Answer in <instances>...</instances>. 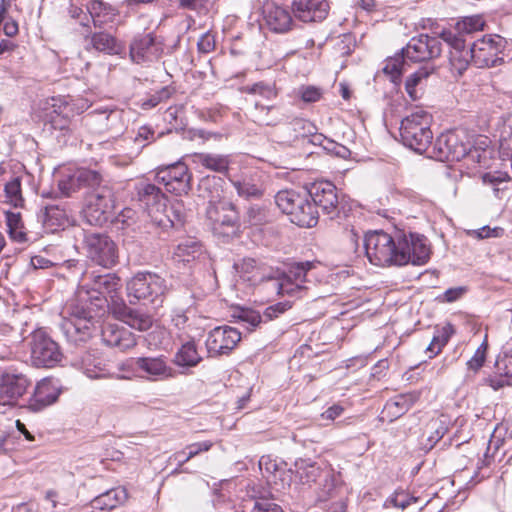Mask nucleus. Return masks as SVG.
I'll list each match as a JSON object with an SVG mask.
<instances>
[{
    "label": "nucleus",
    "mask_w": 512,
    "mask_h": 512,
    "mask_svg": "<svg viewBox=\"0 0 512 512\" xmlns=\"http://www.w3.org/2000/svg\"><path fill=\"white\" fill-rule=\"evenodd\" d=\"M122 287L121 280L112 273L98 274L95 271H84L79 279L77 298L87 307L101 309L108 303L119 299Z\"/></svg>",
    "instance_id": "1"
},
{
    "label": "nucleus",
    "mask_w": 512,
    "mask_h": 512,
    "mask_svg": "<svg viewBox=\"0 0 512 512\" xmlns=\"http://www.w3.org/2000/svg\"><path fill=\"white\" fill-rule=\"evenodd\" d=\"M127 297L131 304L143 302L153 308L161 307L168 287L165 279L153 272H138L126 283Z\"/></svg>",
    "instance_id": "2"
},
{
    "label": "nucleus",
    "mask_w": 512,
    "mask_h": 512,
    "mask_svg": "<svg viewBox=\"0 0 512 512\" xmlns=\"http://www.w3.org/2000/svg\"><path fill=\"white\" fill-rule=\"evenodd\" d=\"M431 123V114L417 107L401 121L400 136L403 144L417 153H424L433 138Z\"/></svg>",
    "instance_id": "3"
},
{
    "label": "nucleus",
    "mask_w": 512,
    "mask_h": 512,
    "mask_svg": "<svg viewBox=\"0 0 512 512\" xmlns=\"http://www.w3.org/2000/svg\"><path fill=\"white\" fill-rule=\"evenodd\" d=\"M276 205L290 217V221L300 227H314L318 223V211L308 195L294 190L279 191L275 196Z\"/></svg>",
    "instance_id": "4"
},
{
    "label": "nucleus",
    "mask_w": 512,
    "mask_h": 512,
    "mask_svg": "<svg viewBox=\"0 0 512 512\" xmlns=\"http://www.w3.org/2000/svg\"><path fill=\"white\" fill-rule=\"evenodd\" d=\"M116 199L113 188L105 183L91 190L85 200L84 214L91 225H103L114 216Z\"/></svg>",
    "instance_id": "5"
},
{
    "label": "nucleus",
    "mask_w": 512,
    "mask_h": 512,
    "mask_svg": "<svg viewBox=\"0 0 512 512\" xmlns=\"http://www.w3.org/2000/svg\"><path fill=\"white\" fill-rule=\"evenodd\" d=\"M431 256V247L428 239L420 234L398 233L396 265L403 266L426 264Z\"/></svg>",
    "instance_id": "6"
},
{
    "label": "nucleus",
    "mask_w": 512,
    "mask_h": 512,
    "mask_svg": "<svg viewBox=\"0 0 512 512\" xmlns=\"http://www.w3.org/2000/svg\"><path fill=\"white\" fill-rule=\"evenodd\" d=\"M365 253L374 265H396L397 236L394 238L383 231L370 232L364 240Z\"/></svg>",
    "instance_id": "7"
},
{
    "label": "nucleus",
    "mask_w": 512,
    "mask_h": 512,
    "mask_svg": "<svg viewBox=\"0 0 512 512\" xmlns=\"http://www.w3.org/2000/svg\"><path fill=\"white\" fill-rule=\"evenodd\" d=\"M207 219L215 235L229 237L239 227V213L235 205L229 201L209 202L206 210Z\"/></svg>",
    "instance_id": "8"
},
{
    "label": "nucleus",
    "mask_w": 512,
    "mask_h": 512,
    "mask_svg": "<svg viewBox=\"0 0 512 512\" xmlns=\"http://www.w3.org/2000/svg\"><path fill=\"white\" fill-rule=\"evenodd\" d=\"M92 307H76L70 318L61 322V330L69 342L79 344L86 342L92 336L94 330Z\"/></svg>",
    "instance_id": "9"
},
{
    "label": "nucleus",
    "mask_w": 512,
    "mask_h": 512,
    "mask_svg": "<svg viewBox=\"0 0 512 512\" xmlns=\"http://www.w3.org/2000/svg\"><path fill=\"white\" fill-rule=\"evenodd\" d=\"M464 139V133L457 131L442 133L436 138L431 154L439 161H460L470 150V143Z\"/></svg>",
    "instance_id": "10"
},
{
    "label": "nucleus",
    "mask_w": 512,
    "mask_h": 512,
    "mask_svg": "<svg viewBox=\"0 0 512 512\" xmlns=\"http://www.w3.org/2000/svg\"><path fill=\"white\" fill-rule=\"evenodd\" d=\"M87 257L94 263L111 268L118 261V249L115 242L105 234L90 233L84 239Z\"/></svg>",
    "instance_id": "11"
},
{
    "label": "nucleus",
    "mask_w": 512,
    "mask_h": 512,
    "mask_svg": "<svg viewBox=\"0 0 512 512\" xmlns=\"http://www.w3.org/2000/svg\"><path fill=\"white\" fill-rule=\"evenodd\" d=\"M31 359L36 367L51 368L61 362L62 351L55 342L44 331L37 330L32 334Z\"/></svg>",
    "instance_id": "12"
},
{
    "label": "nucleus",
    "mask_w": 512,
    "mask_h": 512,
    "mask_svg": "<svg viewBox=\"0 0 512 512\" xmlns=\"http://www.w3.org/2000/svg\"><path fill=\"white\" fill-rule=\"evenodd\" d=\"M156 179L166 190L175 195H187L191 190L192 173L188 166L179 161L157 169Z\"/></svg>",
    "instance_id": "13"
},
{
    "label": "nucleus",
    "mask_w": 512,
    "mask_h": 512,
    "mask_svg": "<svg viewBox=\"0 0 512 512\" xmlns=\"http://www.w3.org/2000/svg\"><path fill=\"white\" fill-rule=\"evenodd\" d=\"M241 332L238 329L223 325L212 329L205 345L210 357L228 355L240 342Z\"/></svg>",
    "instance_id": "14"
},
{
    "label": "nucleus",
    "mask_w": 512,
    "mask_h": 512,
    "mask_svg": "<svg viewBox=\"0 0 512 512\" xmlns=\"http://www.w3.org/2000/svg\"><path fill=\"white\" fill-rule=\"evenodd\" d=\"M404 56L413 62L428 61L438 57L442 52L439 38L421 34L413 37L402 50Z\"/></svg>",
    "instance_id": "15"
},
{
    "label": "nucleus",
    "mask_w": 512,
    "mask_h": 512,
    "mask_svg": "<svg viewBox=\"0 0 512 512\" xmlns=\"http://www.w3.org/2000/svg\"><path fill=\"white\" fill-rule=\"evenodd\" d=\"M29 385L30 381L24 374L4 372L0 377V405L15 406Z\"/></svg>",
    "instance_id": "16"
},
{
    "label": "nucleus",
    "mask_w": 512,
    "mask_h": 512,
    "mask_svg": "<svg viewBox=\"0 0 512 512\" xmlns=\"http://www.w3.org/2000/svg\"><path fill=\"white\" fill-rule=\"evenodd\" d=\"M88 107L87 101L83 99L54 98L51 124L55 129H66L70 119L83 113Z\"/></svg>",
    "instance_id": "17"
},
{
    "label": "nucleus",
    "mask_w": 512,
    "mask_h": 512,
    "mask_svg": "<svg viewBox=\"0 0 512 512\" xmlns=\"http://www.w3.org/2000/svg\"><path fill=\"white\" fill-rule=\"evenodd\" d=\"M313 201V205L320 207L322 211L333 218L338 213L337 188L329 181H317L313 183L307 194Z\"/></svg>",
    "instance_id": "18"
},
{
    "label": "nucleus",
    "mask_w": 512,
    "mask_h": 512,
    "mask_svg": "<svg viewBox=\"0 0 512 512\" xmlns=\"http://www.w3.org/2000/svg\"><path fill=\"white\" fill-rule=\"evenodd\" d=\"M440 36L451 47L449 62L452 72L461 75L472 61L471 48L465 49V40L451 30H444Z\"/></svg>",
    "instance_id": "19"
},
{
    "label": "nucleus",
    "mask_w": 512,
    "mask_h": 512,
    "mask_svg": "<svg viewBox=\"0 0 512 512\" xmlns=\"http://www.w3.org/2000/svg\"><path fill=\"white\" fill-rule=\"evenodd\" d=\"M60 393L61 387L58 380L44 378L37 383L27 407L33 412H39L55 403Z\"/></svg>",
    "instance_id": "20"
},
{
    "label": "nucleus",
    "mask_w": 512,
    "mask_h": 512,
    "mask_svg": "<svg viewBox=\"0 0 512 512\" xmlns=\"http://www.w3.org/2000/svg\"><path fill=\"white\" fill-rule=\"evenodd\" d=\"M500 42V37L496 41L490 36L475 41L471 46L472 62L480 68L494 66L501 50Z\"/></svg>",
    "instance_id": "21"
},
{
    "label": "nucleus",
    "mask_w": 512,
    "mask_h": 512,
    "mask_svg": "<svg viewBox=\"0 0 512 512\" xmlns=\"http://www.w3.org/2000/svg\"><path fill=\"white\" fill-rule=\"evenodd\" d=\"M295 17L305 23L320 22L329 12L328 0H293Z\"/></svg>",
    "instance_id": "22"
},
{
    "label": "nucleus",
    "mask_w": 512,
    "mask_h": 512,
    "mask_svg": "<svg viewBox=\"0 0 512 512\" xmlns=\"http://www.w3.org/2000/svg\"><path fill=\"white\" fill-rule=\"evenodd\" d=\"M135 366L139 371L145 373L149 380L158 381L174 377V370L167 364L163 356L137 358Z\"/></svg>",
    "instance_id": "23"
},
{
    "label": "nucleus",
    "mask_w": 512,
    "mask_h": 512,
    "mask_svg": "<svg viewBox=\"0 0 512 512\" xmlns=\"http://www.w3.org/2000/svg\"><path fill=\"white\" fill-rule=\"evenodd\" d=\"M161 51L160 44L151 34L136 37L130 46V56L135 63L153 61L159 57Z\"/></svg>",
    "instance_id": "24"
},
{
    "label": "nucleus",
    "mask_w": 512,
    "mask_h": 512,
    "mask_svg": "<svg viewBox=\"0 0 512 512\" xmlns=\"http://www.w3.org/2000/svg\"><path fill=\"white\" fill-rule=\"evenodd\" d=\"M102 340L110 347H116L121 351L128 350L136 345V339L132 332L123 326L107 324L102 329Z\"/></svg>",
    "instance_id": "25"
},
{
    "label": "nucleus",
    "mask_w": 512,
    "mask_h": 512,
    "mask_svg": "<svg viewBox=\"0 0 512 512\" xmlns=\"http://www.w3.org/2000/svg\"><path fill=\"white\" fill-rule=\"evenodd\" d=\"M265 21L268 27L277 33H285L289 31L293 24L290 12L275 4L266 6Z\"/></svg>",
    "instance_id": "26"
},
{
    "label": "nucleus",
    "mask_w": 512,
    "mask_h": 512,
    "mask_svg": "<svg viewBox=\"0 0 512 512\" xmlns=\"http://www.w3.org/2000/svg\"><path fill=\"white\" fill-rule=\"evenodd\" d=\"M83 5L95 27L113 22L117 15L115 8L101 0H85Z\"/></svg>",
    "instance_id": "27"
},
{
    "label": "nucleus",
    "mask_w": 512,
    "mask_h": 512,
    "mask_svg": "<svg viewBox=\"0 0 512 512\" xmlns=\"http://www.w3.org/2000/svg\"><path fill=\"white\" fill-rule=\"evenodd\" d=\"M139 202L147 210L156 208L157 210L164 205V193L155 184L140 182L135 187Z\"/></svg>",
    "instance_id": "28"
},
{
    "label": "nucleus",
    "mask_w": 512,
    "mask_h": 512,
    "mask_svg": "<svg viewBox=\"0 0 512 512\" xmlns=\"http://www.w3.org/2000/svg\"><path fill=\"white\" fill-rule=\"evenodd\" d=\"M128 499V494L124 488L110 489L91 501V505L95 509L110 511L123 505Z\"/></svg>",
    "instance_id": "29"
},
{
    "label": "nucleus",
    "mask_w": 512,
    "mask_h": 512,
    "mask_svg": "<svg viewBox=\"0 0 512 512\" xmlns=\"http://www.w3.org/2000/svg\"><path fill=\"white\" fill-rule=\"evenodd\" d=\"M431 73L432 69L421 67L406 79L405 91L412 101L419 100L423 96L427 79Z\"/></svg>",
    "instance_id": "30"
},
{
    "label": "nucleus",
    "mask_w": 512,
    "mask_h": 512,
    "mask_svg": "<svg viewBox=\"0 0 512 512\" xmlns=\"http://www.w3.org/2000/svg\"><path fill=\"white\" fill-rule=\"evenodd\" d=\"M203 254L202 245L193 238H187L181 241L173 252V259L178 263H190L199 259Z\"/></svg>",
    "instance_id": "31"
},
{
    "label": "nucleus",
    "mask_w": 512,
    "mask_h": 512,
    "mask_svg": "<svg viewBox=\"0 0 512 512\" xmlns=\"http://www.w3.org/2000/svg\"><path fill=\"white\" fill-rule=\"evenodd\" d=\"M192 161L197 165H201L217 173L226 172L230 164L228 155L217 153H195L192 155Z\"/></svg>",
    "instance_id": "32"
},
{
    "label": "nucleus",
    "mask_w": 512,
    "mask_h": 512,
    "mask_svg": "<svg viewBox=\"0 0 512 512\" xmlns=\"http://www.w3.org/2000/svg\"><path fill=\"white\" fill-rule=\"evenodd\" d=\"M118 314L123 323L139 331H146L150 329L153 324V319L149 314L127 306L120 308Z\"/></svg>",
    "instance_id": "33"
},
{
    "label": "nucleus",
    "mask_w": 512,
    "mask_h": 512,
    "mask_svg": "<svg viewBox=\"0 0 512 512\" xmlns=\"http://www.w3.org/2000/svg\"><path fill=\"white\" fill-rule=\"evenodd\" d=\"M41 218L45 226L54 230L67 222L65 208L59 204H46L41 209Z\"/></svg>",
    "instance_id": "34"
},
{
    "label": "nucleus",
    "mask_w": 512,
    "mask_h": 512,
    "mask_svg": "<svg viewBox=\"0 0 512 512\" xmlns=\"http://www.w3.org/2000/svg\"><path fill=\"white\" fill-rule=\"evenodd\" d=\"M202 361L194 341H187L178 349L174 355L173 362L179 367H195Z\"/></svg>",
    "instance_id": "35"
},
{
    "label": "nucleus",
    "mask_w": 512,
    "mask_h": 512,
    "mask_svg": "<svg viewBox=\"0 0 512 512\" xmlns=\"http://www.w3.org/2000/svg\"><path fill=\"white\" fill-rule=\"evenodd\" d=\"M449 424V418L443 414L437 418L431 419L426 427L427 442L424 444L425 448L432 449L446 434Z\"/></svg>",
    "instance_id": "36"
},
{
    "label": "nucleus",
    "mask_w": 512,
    "mask_h": 512,
    "mask_svg": "<svg viewBox=\"0 0 512 512\" xmlns=\"http://www.w3.org/2000/svg\"><path fill=\"white\" fill-rule=\"evenodd\" d=\"M75 365L91 379H98L105 376V370L102 366V360L91 352H84Z\"/></svg>",
    "instance_id": "37"
},
{
    "label": "nucleus",
    "mask_w": 512,
    "mask_h": 512,
    "mask_svg": "<svg viewBox=\"0 0 512 512\" xmlns=\"http://www.w3.org/2000/svg\"><path fill=\"white\" fill-rule=\"evenodd\" d=\"M231 183L235 188L238 196L247 200L259 199L263 195L262 188L258 184L254 183L250 178L232 180Z\"/></svg>",
    "instance_id": "38"
},
{
    "label": "nucleus",
    "mask_w": 512,
    "mask_h": 512,
    "mask_svg": "<svg viewBox=\"0 0 512 512\" xmlns=\"http://www.w3.org/2000/svg\"><path fill=\"white\" fill-rule=\"evenodd\" d=\"M296 474L302 484L310 485L316 482L321 476V469L315 464L306 460H299L295 463Z\"/></svg>",
    "instance_id": "39"
},
{
    "label": "nucleus",
    "mask_w": 512,
    "mask_h": 512,
    "mask_svg": "<svg viewBox=\"0 0 512 512\" xmlns=\"http://www.w3.org/2000/svg\"><path fill=\"white\" fill-rule=\"evenodd\" d=\"M272 220L269 210L257 204L250 205L245 213L244 222L250 226L260 227Z\"/></svg>",
    "instance_id": "40"
},
{
    "label": "nucleus",
    "mask_w": 512,
    "mask_h": 512,
    "mask_svg": "<svg viewBox=\"0 0 512 512\" xmlns=\"http://www.w3.org/2000/svg\"><path fill=\"white\" fill-rule=\"evenodd\" d=\"M6 202L15 208L23 207L24 198L22 196L21 179L14 177L5 184L4 187Z\"/></svg>",
    "instance_id": "41"
},
{
    "label": "nucleus",
    "mask_w": 512,
    "mask_h": 512,
    "mask_svg": "<svg viewBox=\"0 0 512 512\" xmlns=\"http://www.w3.org/2000/svg\"><path fill=\"white\" fill-rule=\"evenodd\" d=\"M484 24V20L479 15L464 17L462 20L456 23V32L453 33L463 38V35L465 34H471L483 30Z\"/></svg>",
    "instance_id": "42"
},
{
    "label": "nucleus",
    "mask_w": 512,
    "mask_h": 512,
    "mask_svg": "<svg viewBox=\"0 0 512 512\" xmlns=\"http://www.w3.org/2000/svg\"><path fill=\"white\" fill-rule=\"evenodd\" d=\"M310 127L309 122L296 118L283 127V133L286 135L287 141L292 142L310 133Z\"/></svg>",
    "instance_id": "43"
},
{
    "label": "nucleus",
    "mask_w": 512,
    "mask_h": 512,
    "mask_svg": "<svg viewBox=\"0 0 512 512\" xmlns=\"http://www.w3.org/2000/svg\"><path fill=\"white\" fill-rule=\"evenodd\" d=\"M76 179L80 182V187L86 186L90 187L92 190L108 183L99 172L86 168L76 170Z\"/></svg>",
    "instance_id": "44"
},
{
    "label": "nucleus",
    "mask_w": 512,
    "mask_h": 512,
    "mask_svg": "<svg viewBox=\"0 0 512 512\" xmlns=\"http://www.w3.org/2000/svg\"><path fill=\"white\" fill-rule=\"evenodd\" d=\"M91 45L94 49L107 54L117 53V43L113 36L108 33L99 32L91 36Z\"/></svg>",
    "instance_id": "45"
},
{
    "label": "nucleus",
    "mask_w": 512,
    "mask_h": 512,
    "mask_svg": "<svg viewBox=\"0 0 512 512\" xmlns=\"http://www.w3.org/2000/svg\"><path fill=\"white\" fill-rule=\"evenodd\" d=\"M495 367L500 375L512 377V339L504 345L502 353L496 360Z\"/></svg>",
    "instance_id": "46"
},
{
    "label": "nucleus",
    "mask_w": 512,
    "mask_h": 512,
    "mask_svg": "<svg viewBox=\"0 0 512 512\" xmlns=\"http://www.w3.org/2000/svg\"><path fill=\"white\" fill-rule=\"evenodd\" d=\"M404 58L406 57L402 53V55H396L385 60L382 70L386 75L390 76V79L393 83H397V81L400 79V76L405 71Z\"/></svg>",
    "instance_id": "47"
},
{
    "label": "nucleus",
    "mask_w": 512,
    "mask_h": 512,
    "mask_svg": "<svg viewBox=\"0 0 512 512\" xmlns=\"http://www.w3.org/2000/svg\"><path fill=\"white\" fill-rule=\"evenodd\" d=\"M212 446L213 443L211 441L193 443L186 446L187 455L185 456V459H180L181 456L185 455V450L174 453L172 457L174 458L175 461L178 462L179 466H182L191 458L197 456L201 452L209 451Z\"/></svg>",
    "instance_id": "48"
},
{
    "label": "nucleus",
    "mask_w": 512,
    "mask_h": 512,
    "mask_svg": "<svg viewBox=\"0 0 512 512\" xmlns=\"http://www.w3.org/2000/svg\"><path fill=\"white\" fill-rule=\"evenodd\" d=\"M273 287L277 289L280 295H295L297 292L304 289V286L292 280L291 275H284L281 279H277L273 283Z\"/></svg>",
    "instance_id": "49"
},
{
    "label": "nucleus",
    "mask_w": 512,
    "mask_h": 512,
    "mask_svg": "<svg viewBox=\"0 0 512 512\" xmlns=\"http://www.w3.org/2000/svg\"><path fill=\"white\" fill-rule=\"evenodd\" d=\"M452 334V326L447 325L443 327L441 333L439 335H435L427 347V351L431 353L430 358L436 356L442 348L447 344L450 336Z\"/></svg>",
    "instance_id": "50"
},
{
    "label": "nucleus",
    "mask_w": 512,
    "mask_h": 512,
    "mask_svg": "<svg viewBox=\"0 0 512 512\" xmlns=\"http://www.w3.org/2000/svg\"><path fill=\"white\" fill-rule=\"evenodd\" d=\"M242 91L248 94H257L263 96L266 99H271L276 96L274 87L264 82H258L251 86H246L242 89Z\"/></svg>",
    "instance_id": "51"
},
{
    "label": "nucleus",
    "mask_w": 512,
    "mask_h": 512,
    "mask_svg": "<svg viewBox=\"0 0 512 512\" xmlns=\"http://www.w3.org/2000/svg\"><path fill=\"white\" fill-rule=\"evenodd\" d=\"M298 95L305 103H315L322 98V89L315 86H302L298 90Z\"/></svg>",
    "instance_id": "52"
},
{
    "label": "nucleus",
    "mask_w": 512,
    "mask_h": 512,
    "mask_svg": "<svg viewBox=\"0 0 512 512\" xmlns=\"http://www.w3.org/2000/svg\"><path fill=\"white\" fill-rule=\"evenodd\" d=\"M488 344L484 341L475 351L472 358L467 362V366L470 370L477 372L484 364L486 359V351Z\"/></svg>",
    "instance_id": "53"
},
{
    "label": "nucleus",
    "mask_w": 512,
    "mask_h": 512,
    "mask_svg": "<svg viewBox=\"0 0 512 512\" xmlns=\"http://www.w3.org/2000/svg\"><path fill=\"white\" fill-rule=\"evenodd\" d=\"M237 318L248 324V329L253 330L262 322V316L259 312L251 309H242L239 311Z\"/></svg>",
    "instance_id": "54"
},
{
    "label": "nucleus",
    "mask_w": 512,
    "mask_h": 512,
    "mask_svg": "<svg viewBox=\"0 0 512 512\" xmlns=\"http://www.w3.org/2000/svg\"><path fill=\"white\" fill-rule=\"evenodd\" d=\"M58 188L60 192L69 196L72 192L76 191L80 188V182L76 179V171L73 174L64 176L61 180H59Z\"/></svg>",
    "instance_id": "55"
},
{
    "label": "nucleus",
    "mask_w": 512,
    "mask_h": 512,
    "mask_svg": "<svg viewBox=\"0 0 512 512\" xmlns=\"http://www.w3.org/2000/svg\"><path fill=\"white\" fill-rule=\"evenodd\" d=\"M85 0H77L75 3H72L69 8V14L72 18L78 20L81 25L88 26L89 17L87 16V12L85 9V5L83 3Z\"/></svg>",
    "instance_id": "56"
},
{
    "label": "nucleus",
    "mask_w": 512,
    "mask_h": 512,
    "mask_svg": "<svg viewBox=\"0 0 512 512\" xmlns=\"http://www.w3.org/2000/svg\"><path fill=\"white\" fill-rule=\"evenodd\" d=\"M291 306V302L289 301L276 303L265 309L263 317L265 318L266 321H271L279 317V315L283 314L287 310H289Z\"/></svg>",
    "instance_id": "57"
},
{
    "label": "nucleus",
    "mask_w": 512,
    "mask_h": 512,
    "mask_svg": "<svg viewBox=\"0 0 512 512\" xmlns=\"http://www.w3.org/2000/svg\"><path fill=\"white\" fill-rule=\"evenodd\" d=\"M385 408L395 417H397L406 412L409 408V405L405 396H399L394 400L388 401Z\"/></svg>",
    "instance_id": "58"
},
{
    "label": "nucleus",
    "mask_w": 512,
    "mask_h": 512,
    "mask_svg": "<svg viewBox=\"0 0 512 512\" xmlns=\"http://www.w3.org/2000/svg\"><path fill=\"white\" fill-rule=\"evenodd\" d=\"M502 231L503 230L501 228H490L489 226H484L476 230H469L467 233L473 238L484 239L489 237H498Z\"/></svg>",
    "instance_id": "59"
},
{
    "label": "nucleus",
    "mask_w": 512,
    "mask_h": 512,
    "mask_svg": "<svg viewBox=\"0 0 512 512\" xmlns=\"http://www.w3.org/2000/svg\"><path fill=\"white\" fill-rule=\"evenodd\" d=\"M466 292L467 288L465 286L449 288L441 296V300L443 302L452 303L462 298Z\"/></svg>",
    "instance_id": "60"
},
{
    "label": "nucleus",
    "mask_w": 512,
    "mask_h": 512,
    "mask_svg": "<svg viewBox=\"0 0 512 512\" xmlns=\"http://www.w3.org/2000/svg\"><path fill=\"white\" fill-rule=\"evenodd\" d=\"M198 50L201 53H210L215 48V37L211 33H204L197 43Z\"/></svg>",
    "instance_id": "61"
},
{
    "label": "nucleus",
    "mask_w": 512,
    "mask_h": 512,
    "mask_svg": "<svg viewBox=\"0 0 512 512\" xmlns=\"http://www.w3.org/2000/svg\"><path fill=\"white\" fill-rule=\"evenodd\" d=\"M251 512H283L281 507L268 500L255 501Z\"/></svg>",
    "instance_id": "62"
},
{
    "label": "nucleus",
    "mask_w": 512,
    "mask_h": 512,
    "mask_svg": "<svg viewBox=\"0 0 512 512\" xmlns=\"http://www.w3.org/2000/svg\"><path fill=\"white\" fill-rule=\"evenodd\" d=\"M306 272L307 268L303 264H298L297 266L293 267L288 275L292 276V280L295 281V283H299L303 285V283L306 281Z\"/></svg>",
    "instance_id": "63"
},
{
    "label": "nucleus",
    "mask_w": 512,
    "mask_h": 512,
    "mask_svg": "<svg viewBox=\"0 0 512 512\" xmlns=\"http://www.w3.org/2000/svg\"><path fill=\"white\" fill-rule=\"evenodd\" d=\"M6 224L8 230L23 228L20 213L8 212L6 213Z\"/></svg>",
    "instance_id": "64"
}]
</instances>
